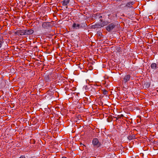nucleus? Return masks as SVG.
<instances>
[{
  "mask_svg": "<svg viewBox=\"0 0 158 158\" xmlns=\"http://www.w3.org/2000/svg\"><path fill=\"white\" fill-rule=\"evenodd\" d=\"M93 144L96 147H99L101 145V143L98 140V139L95 138L93 139L92 141Z\"/></svg>",
  "mask_w": 158,
  "mask_h": 158,
  "instance_id": "nucleus-1",
  "label": "nucleus"
},
{
  "mask_svg": "<svg viewBox=\"0 0 158 158\" xmlns=\"http://www.w3.org/2000/svg\"><path fill=\"white\" fill-rule=\"evenodd\" d=\"M52 26L51 23L49 22H45L43 23L42 27L44 29H48Z\"/></svg>",
  "mask_w": 158,
  "mask_h": 158,
  "instance_id": "nucleus-2",
  "label": "nucleus"
},
{
  "mask_svg": "<svg viewBox=\"0 0 158 158\" xmlns=\"http://www.w3.org/2000/svg\"><path fill=\"white\" fill-rule=\"evenodd\" d=\"M115 25L113 23H111L109 24L106 28V29L108 31L112 30L115 27Z\"/></svg>",
  "mask_w": 158,
  "mask_h": 158,
  "instance_id": "nucleus-3",
  "label": "nucleus"
},
{
  "mask_svg": "<svg viewBox=\"0 0 158 158\" xmlns=\"http://www.w3.org/2000/svg\"><path fill=\"white\" fill-rule=\"evenodd\" d=\"M15 34L16 35H25V30H18L16 31L15 32Z\"/></svg>",
  "mask_w": 158,
  "mask_h": 158,
  "instance_id": "nucleus-4",
  "label": "nucleus"
},
{
  "mask_svg": "<svg viewBox=\"0 0 158 158\" xmlns=\"http://www.w3.org/2000/svg\"><path fill=\"white\" fill-rule=\"evenodd\" d=\"M72 27L74 29H78L82 28V27L80 24H76L74 23L73 24Z\"/></svg>",
  "mask_w": 158,
  "mask_h": 158,
  "instance_id": "nucleus-5",
  "label": "nucleus"
},
{
  "mask_svg": "<svg viewBox=\"0 0 158 158\" xmlns=\"http://www.w3.org/2000/svg\"><path fill=\"white\" fill-rule=\"evenodd\" d=\"M70 2L69 0H64L62 2V5L65 7V8H68V5Z\"/></svg>",
  "mask_w": 158,
  "mask_h": 158,
  "instance_id": "nucleus-6",
  "label": "nucleus"
},
{
  "mask_svg": "<svg viewBox=\"0 0 158 158\" xmlns=\"http://www.w3.org/2000/svg\"><path fill=\"white\" fill-rule=\"evenodd\" d=\"M25 35H30L33 34L34 32V31L32 29L27 30H25Z\"/></svg>",
  "mask_w": 158,
  "mask_h": 158,
  "instance_id": "nucleus-7",
  "label": "nucleus"
},
{
  "mask_svg": "<svg viewBox=\"0 0 158 158\" xmlns=\"http://www.w3.org/2000/svg\"><path fill=\"white\" fill-rule=\"evenodd\" d=\"M131 76L129 75H125L123 78V81L126 83L129 81L130 79Z\"/></svg>",
  "mask_w": 158,
  "mask_h": 158,
  "instance_id": "nucleus-8",
  "label": "nucleus"
},
{
  "mask_svg": "<svg viewBox=\"0 0 158 158\" xmlns=\"http://www.w3.org/2000/svg\"><path fill=\"white\" fill-rule=\"evenodd\" d=\"M101 92L104 95H106V96L109 95H110V93H111V91H107L106 89H102Z\"/></svg>",
  "mask_w": 158,
  "mask_h": 158,
  "instance_id": "nucleus-9",
  "label": "nucleus"
},
{
  "mask_svg": "<svg viewBox=\"0 0 158 158\" xmlns=\"http://www.w3.org/2000/svg\"><path fill=\"white\" fill-rule=\"evenodd\" d=\"M100 20L101 21V22L100 23V25L101 27H102L106 25L107 24V23L106 22H102V20L100 19Z\"/></svg>",
  "mask_w": 158,
  "mask_h": 158,
  "instance_id": "nucleus-10",
  "label": "nucleus"
},
{
  "mask_svg": "<svg viewBox=\"0 0 158 158\" xmlns=\"http://www.w3.org/2000/svg\"><path fill=\"white\" fill-rule=\"evenodd\" d=\"M4 42L3 37L1 36L0 37V48H1L2 44Z\"/></svg>",
  "mask_w": 158,
  "mask_h": 158,
  "instance_id": "nucleus-11",
  "label": "nucleus"
},
{
  "mask_svg": "<svg viewBox=\"0 0 158 158\" xmlns=\"http://www.w3.org/2000/svg\"><path fill=\"white\" fill-rule=\"evenodd\" d=\"M151 67L153 69H155L156 67V64L155 63H152L151 65Z\"/></svg>",
  "mask_w": 158,
  "mask_h": 158,
  "instance_id": "nucleus-12",
  "label": "nucleus"
},
{
  "mask_svg": "<svg viewBox=\"0 0 158 158\" xmlns=\"http://www.w3.org/2000/svg\"><path fill=\"white\" fill-rule=\"evenodd\" d=\"M133 4V2H129L127 3L125 6L131 7H132V5Z\"/></svg>",
  "mask_w": 158,
  "mask_h": 158,
  "instance_id": "nucleus-13",
  "label": "nucleus"
},
{
  "mask_svg": "<svg viewBox=\"0 0 158 158\" xmlns=\"http://www.w3.org/2000/svg\"><path fill=\"white\" fill-rule=\"evenodd\" d=\"M135 137L134 135H129L128 137L127 138L129 140H131L132 139H134L135 138Z\"/></svg>",
  "mask_w": 158,
  "mask_h": 158,
  "instance_id": "nucleus-14",
  "label": "nucleus"
},
{
  "mask_svg": "<svg viewBox=\"0 0 158 158\" xmlns=\"http://www.w3.org/2000/svg\"><path fill=\"white\" fill-rule=\"evenodd\" d=\"M91 86L89 85H85L84 86V88L85 89H89L91 88Z\"/></svg>",
  "mask_w": 158,
  "mask_h": 158,
  "instance_id": "nucleus-15",
  "label": "nucleus"
},
{
  "mask_svg": "<svg viewBox=\"0 0 158 158\" xmlns=\"http://www.w3.org/2000/svg\"><path fill=\"white\" fill-rule=\"evenodd\" d=\"M44 79L45 81L46 82H48L50 81V79L48 77V76H47L45 77Z\"/></svg>",
  "mask_w": 158,
  "mask_h": 158,
  "instance_id": "nucleus-16",
  "label": "nucleus"
},
{
  "mask_svg": "<svg viewBox=\"0 0 158 158\" xmlns=\"http://www.w3.org/2000/svg\"><path fill=\"white\" fill-rule=\"evenodd\" d=\"M94 87H92V88H93V89H95V88H97L96 87L98 86H97L96 85H94ZM97 88L98 89H100V87H99V88L97 87Z\"/></svg>",
  "mask_w": 158,
  "mask_h": 158,
  "instance_id": "nucleus-17",
  "label": "nucleus"
},
{
  "mask_svg": "<svg viewBox=\"0 0 158 158\" xmlns=\"http://www.w3.org/2000/svg\"><path fill=\"white\" fill-rule=\"evenodd\" d=\"M123 115H121V116H118L117 118V119H119V118H121L122 117H123Z\"/></svg>",
  "mask_w": 158,
  "mask_h": 158,
  "instance_id": "nucleus-18",
  "label": "nucleus"
},
{
  "mask_svg": "<svg viewBox=\"0 0 158 158\" xmlns=\"http://www.w3.org/2000/svg\"><path fill=\"white\" fill-rule=\"evenodd\" d=\"M19 158H25L24 156H21Z\"/></svg>",
  "mask_w": 158,
  "mask_h": 158,
  "instance_id": "nucleus-19",
  "label": "nucleus"
},
{
  "mask_svg": "<svg viewBox=\"0 0 158 158\" xmlns=\"http://www.w3.org/2000/svg\"><path fill=\"white\" fill-rule=\"evenodd\" d=\"M74 94H76L78 96V94H79V93H76V92H75V93H73Z\"/></svg>",
  "mask_w": 158,
  "mask_h": 158,
  "instance_id": "nucleus-20",
  "label": "nucleus"
},
{
  "mask_svg": "<svg viewBox=\"0 0 158 158\" xmlns=\"http://www.w3.org/2000/svg\"><path fill=\"white\" fill-rule=\"evenodd\" d=\"M61 158H67L65 157H62Z\"/></svg>",
  "mask_w": 158,
  "mask_h": 158,
  "instance_id": "nucleus-21",
  "label": "nucleus"
},
{
  "mask_svg": "<svg viewBox=\"0 0 158 158\" xmlns=\"http://www.w3.org/2000/svg\"><path fill=\"white\" fill-rule=\"evenodd\" d=\"M106 88H108L109 87H108V86H107V87H106Z\"/></svg>",
  "mask_w": 158,
  "mask_h": 158,
  "instance_id": "nucleus-22",
  "label": "nucleus"
},
{
  "mask_svg": "<svg viewBox=\"0 0 158 158\" xmlns=\"http://www.w3.org/2000/svg\"><path fill=\"white\" fill-rule=\"evenodd\" d=\"M118 90V89H115V92H116L117 91H116V90Z\"/></svg>",
  "mask_w": 158,
  "mask_h": 158,
  "instance_id": "nucleus-23",
  "label": "nucleus"
},
{
  "mask_svg": "<svg viewBox=\"0 0 158 158\" xmlns=\"http://www.w3.org/2000/svg\"><path fill=\"white\" fill-rule=\"evenodd\" d=\"M40 89H39V91H40ZM40 92H41L40 91Z\"/></svg>",
  "mask_w": 158,
  "mask_h": 158,
  "instance_id": "nucleus-24",
  "label": "nucleus"
}]
</instances>
